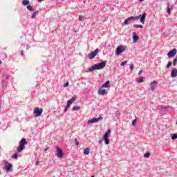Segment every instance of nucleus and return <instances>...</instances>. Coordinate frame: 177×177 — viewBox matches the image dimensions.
<instances>
[{"mask_svg": "<svg viewBox=\"0 0 177 177\" xmlns=\"http://www.w3.org/2000/svg\"><path fill=\"white\" fill-rule=\"evenodd\" d=\"M176 57H177V56H176Z\"/></svg>", "mask_w": 177, "mask_h": 177, "instance_id": "53", "label": "nucleus"}, {"mask_svg": "<svg viewBox=\"0 0 177 177\" xmlns=\"http://www.w3.org/2000/svg\"><path fill=\"white\" fill-rule=\"evenodd\" d=\"M47 150H48V149H45V151H46Z\"/></svg>", "mask_w": 177, "mask_h": 177, "instance_id": "46", "label": "nucleus"}, {"mask_svg": "<svg viewBox=\"0 0 177 177\" xmlns=\"http://www.w3.org/2000/svg\"><path fill=\"white\" fill-rule=\"evenodd\" d=\"M90 151H91V149H89V148H86V149H84L83 153H84V154H85L86 156H88V154H89Z\"/></svg>", "mask_w": 177, "mask_h": 177, "instance_id": "19", "label": "nucleus"}, {"mask_svg": "<svg viewBox=\"0 0 177 177\" xmlns=\"http://www.w3.org/2000/svg\"><path fill=\"white\" fill-rule=\"evenodd\" d=\"M68 85H70V84L68 83V82H66L64 84V88H67V86H68Z\"/></svg>", "mask_w": 177, "mask_h": 177, "instance_id": "34", "label": "nucleus"}, {"mask_svg": "<svg viewBox=\"0 0 177 177\" xmlns=\"http://www.w3.org/2000/svg\"><path fill=\"white\" fill-rule=\"evenodd\" d=\"M38 164H39V161H37V162H35V165H38Z\"/></svg>", "mask_w": 177, "mask_h": 177, "instance_id": "43", "label": "nucleus"}, {"mask_svg": "<svg viewBox=\"0 0 177 177\" xmlns=\"http://www.w3.org/2000/svg\"><path fill=\"white\" fill-rule=\"evenodd\" d=\"M75 100H77V95H74L71 100L67 101L66 106L64 110V113H66L68 110V107H70V106H71V104H73Z\"/></svg>", "mask_w": 177, "mask_h": 177, "instance_id": "4", "label": "nucleus"}, {"mask_svg": "<svg viewBox=\"0 0 177 177\" xmlns=\"http://www.w3.org/2000/svg\"><path fill=\"white\" fill-rule=\"evenodd\" d=\"M22 4L24 6H27V5H30V1H23Z\"/></svg>", "mask_w": 177, "mask_h": 177, "instance_id": "23", "label": "nucleus"}, {"mask_svg": "<svg viewBox=\"0 0 177 177\" xmlns=\"http://www.w3.org/2000/svg\"><path fill=\"white\" fill-rule=\"evenodd\" d=\"M167 6H173V8H174V4H171V3H169V2H168V3H167Z\"/></svg>", "mask_w": 177, "mask_h": 177, "instance_id": "37", "label": "nucleus"}, {"mask_svg": "<svg viewBox=\"0 0 177 177\" xmlns=\"http://www.w3.org/2000/svg\"><path fill=\"white\" fill-rule=\"evenodd\" d=\"M34 13L36 14V15H38V13H39V11H36Z\"/></svg>", "mask_w": 177, "mask_h": 177, "instance_id": "42", "label": "nucleus"}, {"mask_svg": "<svg viewBox=\"0 0 177 177\" xmlns=\"http://www.w3.org/2000/svg\"><path fill=\"white\" fill-rule=\"evenodd\" d=\"M97 53H99V48H96L94 51H92L88 55V59H94V57H96L97 55Z\"/></svg>", "mask_w": 177, "mask_h": 177, "instance_id": "10", "label": "nucleus"}, {"mask_svg": "<svg viewBox=\"0 0 177 177\" xmlns=\"http://www.w3.org/2000/svg\"><path fill=\"white\" fill-rule=\"evenodd\" d=\"M24 1H28V0H24Z\"/></svg>", "mask_w": 177, "mask_h": 177, "instance_id": "49", "label": "nucleus"}, {"mask_svg": "<svg viewBox=\"0 0 177 177\" xmlns=\"http://www.w3.org/2000/svg\"><path fill=\"white\" fill-rule=\"evenodd\" d=\"M84 3H85V1H84Z\"/></svg>", "mask_w": 177, "mask_h": 177, "instance_id": "50", "label": "nucleus"}, {"mask_svg": "<svg viewBox=\"0 0 177 177\" xmlns=\"http://www.w3.org/2000/svg\"><path fill=\"white\" fill-rule=\"evenodd\" d=\"M39 2H42V1H39Z\"/></svg>", "mask_w": 177, "mask_h": 177, "instance_id": "47", "label": "nucleus"}, {"mask_svg": "<svg viewBox=\"0 0 177 177\" xmlns=\"http://www.w3.org/2000/svg\"><path fill=\"white\" fill-rule=\"evenodd\" d=\"M139 1H143V0H139Z\"/></svg>", "mask_w": 177, "mask_h": 177, "instance_id": "52", "label": "nucleus"}, {"mask_svg": "<svg viewBox=\"0 0 177 177\" xmlns=\"http://www.w3.org/2000/svg\"><path fill=\"white\" fill-rule=\"evenodd\" d=\"M156 85H157V81L153 80V82L151 83V91L152 92H154Z\"/></svg>", "mask_w": 177, "mask_h": 177, "instance_id": "16", "label": "nucleus"}, {"mask_svg": "<svg viewBox=\"0 0 177 177\" xmlns=\"http://www.w3.org/2000/svg\"><path fill=\"white\" fill-rule=\"evenodd\" d=\"M139 41V36L136 33V32H133V42H138Z\"/></svg>", "mask_w": 177, "mask_h": 177, "instance_id": "15", "label": "nucleus"}, {"mask_svg": "<svg viewBox=\"0 0 177 177\" xmlns=\"http://www.w3.org/2000/svg\"><path fill=\"white\" fill-rule=\"evenodd\" d=\"M133 27L135 28H143V26L142 25L135 24V25H133Z\"/></svg>", "mask_w": 177, "mask_h": 177, "instance_id": "25", "label": "nucleus"}, {"mask_svg": "<svg viewBox=\"0 0 177 177\" xmlns=\"http://www.w3.org/2000/svg\"><path fill=\"white\" fill-rule=\"evenodd\" d=\"M38 1H44V0H38Z\"/></svg>", "mask_w": 177, "mask_h": 177, "instance_id": "48", "label": "nucleus"}, {"mask_svg": "<svg viewBox=\"0 0 177 177\" xmlns=\"http://www.w3.org/2000/svg\"><path fill=\"white\" fill-rule=\"evenodd\" d=\"M97 93H98V95L104 96V95H107V91H106L105 89H102V88H100L97 91Z\"/></svg>", "mask_w": 177, "mask_h": 177, "instance_id": "13", "label": "nucleus"}, {"mask_svg": "<svg viewBox=\"0 0 177 177\" xmlns=\"http://www.w3.org/2000/svg\"><path fill=\"white\" fill-rule=\"evenodd\" d=\"M101 88H110V80L106 81L101 86Z\"/></svg>", "mask_w": 177, "mask_h": 177, "instance_id": "17", "label": "nucleus"}, {"mask_svg": "<svg viewBox=\"0 0 177 177\" xmlns=\"http://www.w3.org/2000/svg\"><path fill=\"white\" fill-rule=\"evenodd\" d=\"M136 121H138V119H134V120L132 121V125H133V127H135V125H136Z\"/></svg>", "mask_w": 177, "mask_h": 177, "instance_id": "31", "label": "nucleus"}, {"mask_svg": "<svg viewBox=\"0 0 177 177\" xmlns=\"http://www.w3.org/2000/svg\"><path fill=\"white\" fill-rule=\"evenodd\" d=\"M56 151L57 152V157H58V158H62V157L64 156L63 149H62V148H60L59 147H57Z\"/></svg>", "mask_w": 177, "mask_h": 177, "instance_id": "12", "label": "nucleus"}, {"mask_svg": "<svg viewBox=\"0 0 177 177\" xmlns=\"http://www.w3.org/2000/svg\"><path fill=\"white\" fill-rule=\"evenodd\" d=\"M26 145H27V140L26 138H22L19 142V146L17 149L18 153H21V151L26 149Z\"/></svg>", "mask_w": 177, "mask_h": 177, "instance_id": "3", "label": "nucleus"}, {"mask_svg": "<svg viewBox=\"0 0 177 177\" xmlns=\"http://www.w3.org/2000/svg\"><path fill=\"white\" fill-rule=\"evenodd\" d=\"M4 169L6 171V172H13V165L12 163H9L8 160H4Z\"/></svg>", "mask_w": 177, "mask_h": 177, "instance_id": "5", "label": "nucleus"}, {"mask_svg": "<svg viewBox=\"0 0 177 177\" xmlns=\"http://www.w3.org/2000/svg\"><path fill=\"white\" fill-rule=\"evenodd\" d=\"M30 48H31V46H26V49H27V50H28V49H30Z\"/></svg>", "mask_w": 177, "mask_h": 177, "instance_id": "41", "label": "nucleus"}, {"mask_svg": "<svg viewBox=\"0 0 177 177\" xmlns=\"http://www.w3.org/2000/svg\"><path fill=\"white\" fill-rule=\"evenodd\" d=\"M172 66V62L169 61L166 65V68H169Z\"/></svg>", "mask_w": 177, "mask_h": 177, "instance_id": "27", "label": "nucleus"}, {"mask_svg": "<svg viewBox=\"0 0 177 177\" xmlns=\"http://www.w3.org/2000/svg\"><path fill=\"white\" fill-rule=\"evenodd\" d=\"M74 142H75L76 146H79L80 145V142H78V140H77V138L74 139Z\"/></svg>", "mask_w": 177, "mask_h": 177, "instance_id": "32", "label": "nucleus"}, {"mask_svg": "<svg viewBox=\"0 0 177 177\" xmlns=\"http://www.w3.org/2000/svg\"><path fill=\"white\" fill-rule=\"evenodd\" d=\"M33 113L35 117H41V115H42V113H44V109H39V107H36L34 109Z\"/></svg>", "mask_w": 177, "mask_h": 177, "instance_id": "8", "label": "nucleus"}, {"mask_svg": "<svg viewBox=\"0 0 177 177\" xmlns=\"http://www.w3.org/2000/svg\"><path fill=\"white\" fill-rule=\"evenodd\" d=\"M106 64H107V61H102L98 64L93 65L91 67L88 68V71L90 73H92L95 71V70H103V68L106 67Z\"/></svg>", "mask_w": 177, "mask_h": 177, "instance_id": "2", "label": "nucleus"}, {"mask_svg": "<svg viewBox=\"0 0 177 177\" xmlns=\"http://www.w3.org/2000/svg\"><path fill=\"white\" fill-rule=\"evenodd\" d=\"M21 56H24V50H21Z\"/></svg>", "mask_w": 177, "mask_h": 177, "instance_id": "39", "label": "nucleus"}, {"mask_svg": "<svg viewBox=\"0 0 177 177\" xmlns=\"http://www.w3.org/2000/svg\"><path fill=\"white\" fill-rule=\"evenodd\" d=\"M142 73H143V71H140L139 73H138V75H141Z\"/></svg>", "mask_w": 177, "mask_h": 177, "instance_id": "40", "label": "nucleus"}, {"mask_svg": "<svg viewBox=\"0 0 177 177\" xmlns=\"http://www.w3.org/2000/svg\"><path fill=\"white\" fill-rule=\"evenodd\" d=\"M161 109H162V110H168V106H162Z\"/></svg>", "mask_w": 177, "mask_h": 177, "instance_id": "33", "label": "nucleus"}, {"mask_svg": "<svg viewBox=\"0 0 177 177\" xmlns=\"http://www.w3.org/2000/svg\"><path fill=\"white\" fill-rule=\"evenodd\" d=\"M144 157L145 158H149V157H150V152H147L144 154Z\"/></svg>", "mask_w": 177, "mask_h": 177, "instance_id": "28", "label": "nucleus"}, {"mask_svg": "<svg viewBox=\"0 0 177 177\" xmlns=\"http://www.w3.org/2000/svg\"><path fill=\"white\" fill-rule=\"evenodd\" d=\"M103 142L102 140H99V143H102Z\"/></svg>", "mask_w": 177, "mask_h": 177, "instance_id": "44", "label": "nucleus"}, {"mask_svg": "<svg viewBox=\"0 0 177 177\" xmlns=\"http://www.w3.org/2000/svg\"><path fill=\"white\" fill-rule=\"evenodd\" d=\"M79 20H80V21H82V20H84V17L82 15H80Z\"/></svg>", "mask_w": 177, "mask_h": 177, "instance_id": "35", "label": "nucleus"}, {"mask_svg": "<svg viewBox=\"0 0 177 177\" xmlns=\"http://www.w3.org/2000/svg\"><path fill=\"white\" fill-rule=\"evenodd\" d=\"M143 80H145V77H140L138 79L136 80L137 82L141 84L143 82Z\"/></svg>", "mask_w": 177, "mask_h": 177, "instance_id": "20", "label": "nucleus"}, {"mask_svg": "<svg viewBox=\"0 0 177 177\" xmlns=\"http://www.w3.org/2000/svg\"><path fill=\"white\" fill-rule=\"evenodd\" d=\"M110 133H111V130L108 129L103 135L102 140L104 141L105 145H109V143H110V140H109V136H110Z\"/></svg>", "mask_w": 177, "mask_h": 177, "instance_id": "6", "label": "nucleus"}, {"mask_svg": "<svg viewBox=\"0 0 177 177\" xmlns=\"http://www.w3.org/2000/svg\"><path fill=\"white\" fill-rule=\"evenodd\" d=\"M171 78H175V77H177V69H176V68H174L171 69Z\"/></svg>", "mask_w": 177, "mask_h": 177, "instance_id": "14", "label": "nucleus"}, {"mask_svg": "<svg viewBox=\"0 0 177 177\" xmlns=\"http://www.w3.org/2000/svg\"><path fill=\"white\" fill-rule=\"evenodd\" d=\"M127 50V46H118L115 50V55H121Z\"/></svg>", "mask_w": 177, "mask_h": 177, "instance_id": "7", "label": "nucleus"}, {"mask_svg": "<svg viewBox=\"0 0 177 177\" xmlns=\"http://www.w3.org/2000/svg\"><path fill=\"white\" fill-rule=\"evenodd\" d=\"M171 139L172 140H175L176 139H177V133L171 134Z\"/></svg>", "mask_w": 177, "mask_h": 177, "instance_id": "26", "label": "nucleus"}, {"mask_svg": "<svg viewBox=\"0 0 177 177\" xmlns=\"http://www.w3.org/2000/svg\"><path fill=\"white\" fill-rule=\"evenodd\" d=\"M103 118H93L91 120H88L87 121V124L88 125H89V124H95L96 122H99V121H100L101 120H102Z\"/></svg>", "mask_w": 177, "mask_h": 177, "instance_id": "11", "label": "nucleus"}, {"mask_svg": "<svg viewBox=\"0 0 177 177\" xmlns=\"http://www.w3.org/2000/svg\"><path fill=\"white\" fill-rule=\"evenodd\" d=\"M127 63H128V61H123L121 62L120 66H122V67H123V66L126 65Z\"/></svg>", "mask_w": 177, "mask_h": 177, "instance_id": "30", "label": "nucleus"}, {"mask_svg": "<svg viewBox=\"0 0 177 177\" xmlns=\"http://www.w3.org/2000/svg\"><path fill=\"white\" fill-rule=\"evenodd\" d=\"M36 16H37L36 14H35V12H33L32 16H31V19H35Z\"/></svg>", "mask_w": 177, "mask_h": 177, "instance_id": "36", "label": "nucleus"}, {"mask_svg": "<svg viewBox=\"0 0 177 177\" xmlns=\"http://www.w3.org/2000/svg\"><path fill=\"white\" fill-rule=\"evenodd\" d=\"M17 157H19V153H15L12 156V158H14V160H17Z\"/></svg>", "mask_w": 177, "mask_h": 177, "instance_id": "24", "label": "nucleus"}, {"mask_svg": "<svg viewBox=\"0 0 177 177\" xmlns=\"http://www.w3.org/2000/svg\"><path fill=\"white\" fill-rule=\"evenodd\" d=\"M91 177H95V176H91Z\"/></svg>", "mask_w": 177, "mask_h": 177, "instance_id": "51", "label": "nucleus"}, {"mask_svg": "<svg viewBox=\"0 0 177 177\" xmlns=\"http://www.w3.org/2000/svg\"><path fill=\"white\" fill-rule=\"evenodd\" d=\"M28 10H30V12H34L35 9L32 6L30 5L27 6Z\"/></svg>", "mask_w": 177, "mask_h": 177, "instance_id": "21", "label": "nucleus"}, {"mask_svg": "<svg viewBox=\"0 0 177 177\" xmlns=\"http://www.w3.org/2000/svg\"><path fill=\"white\" fill-rule=\"evenodd\" d=\"M140 19V23L142 24H145V20L146 19V13H143L142 15H140L136 17H130L124 20L122 23V26H128V24H131L132 23V20H139Z\"/></svg>", "mask_w": 177, "mask_h": 177, "instance_id": "1", "label": "nucleus"}, {"mask_svg": "<svg viewBox=\"0 0 177 177\" xmlns=\"http://www.w3.org/2000/svg\"><path fill=\"white\" fill-rule=\"evenodd\" d=\"M2 63V61L0 59V64Z\"/></svg>", "mask_w": 177, "mask_h": 177, "instance_id": "45", "label": "nucleus"}, {"mask_svg": "<svg viewBox=\"0 0 177 177\" xmlns=\"http://www.w3.org/2000/svg\"><path fill=\"white\" fill-rule=\"evenodd\" d=\"M78 110H81V106H74L72 109V111H78Z\"/></svg>", "mask_w": 177, "mask_h": 177, "instance_id": "22", "label": "nucleus"}, {"mask_svg": "<svg viewBox=\"0 0 177 177\" xmlns=\"http://www.w3.org/2000/svg\"><path fill=\"white\" fill-rule=\"evenodd\" d=\"M177 63V57H176L173 60V66H176Z\"/></svg>", "mask_w": 177, "mask_h": 177, "instance_id": "29", "label": "nucleus"}, {"mask_svg": "<svg viewBox=\"0 0 177 177\" xmlns=\"http://www.w3.org/2000/svg\"><path fill=\"white\" fill-rule=\"evenodd\" d=\"M130 70H133V64H131L129 66Z\"/></svg>", "mask_w": 177, "mask_h": 177, "instance_id": "38", "label": "nucleus"}, {"mask_svg": "<svg viewBox=\"0 0 177 177\" xmlns=\"http://www.w3.org/2000/svg\"><path fill=\"white\" fill-rule=\"evenodd\" d=\"M174 8V6H169L167 7V15H171V9Z\"/></svg>", "mask_w": 177, "mask_h": 177, "instance_id": "18", "label": "nucleus"}, {"mask_svg": "<svg viewBox=\"0 0 177 177\" xmlns=\"http://www.w3.org/2000/svg\"><path fill=\"white\" fill-rule=\"evenodd\" d=\"M176 53H177L176 48H173L172 50H169L167 53V57H169V59H172V57H175Z\"/></svg>", "mask_w": 177, "mask_h": 177, "instance_id": "9", "label": "nucleus"}]
</instances>
